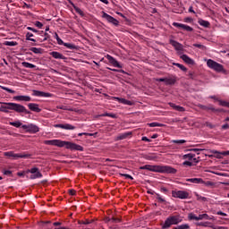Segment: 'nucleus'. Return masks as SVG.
<instances>
[{
	"instance_id": "1",
	"label": "nucleus",
	"mask_w": 229,
	"mask_h": 229,
	"mask_svg": "<svg viewBox=\"0 0 229 229\" xmlns=\"http://www.w3.org/2000/svg\"><path fill=\"white\" fill-rule=\"evenodd\" d=\"M44 144L47 146H56L57 148H66L71 151H83V147L71 141H65L61 140H45Z\"/></svg>"
},
{
	"instance_id": "2",
	"label": "nucleus",
	"mask_w": 229,
	"mask_h": 229,
	"mask_svg": "<svg viewBox=\"0 0 229 229\" xmlns=\"http://www.w3.org/2000/svg\"><path fill=\"white\" fill-rule=\"evenodd\" d=\"M140 170L151 171L152 173H165L166 174H176L177 170L169 165H145L140 167Z\"/></svg>"
},
{
	"instance_id": "3",
	"label": "nucleus",
	"mask_w": 229,
	"mask_h": 229,
	"mask_svg": "<svg viewBox=\"0 0 229 229\" xmlns=\"http://www.w3.org/2000/svg\"><path fill=\"white\" fill-rule=\"evenodd\" d=\"M182 221H183V218L180 215L170 216L165 219V223L162 225V229L171 228L173 225H179V223H182Z\"/></svg>"
},
{
	"instance_id": "4",
	"label": "nucleus",
	"mask_w": 229,
	"mask_h": 229,
	"mask_svg": "<svg viewBox=\"0 0 229 229\" xmlns=\"http://www.w3.org/2000/svg\"><path fill=\"white\" fill-rule=\"evenodd\" d=\"M5 108L8 110H14V112H17L18 114H25L27 115H30L31 112L26 109V107L21 104H15V103H6Z\"/></svg>"
},
{
	"instance_id": "5",
	"label": "nucleus",
	"mask_w": 229,
	"mask_h": 229,
	"mask_svg": "<svg viewBox=\"0 0 229 229\" xmlns=\"http://www.w3.org/2000/svg\"><path fill=\"white\" fill-rule=\"evenodd\" d=\"M207 65L208 67H209V69H213V71H216V72H223V74H226V70H225L223 64L212 59L208 60Z\"/></svg>"
},
{
	"instance_id": "6",
	"label": "nucleus",
	"mask_w": 229,
	"mask_h": 229,
	"mask_svg": "<svg viewBox=\"0 0 229 229\" xmlns=\"http://www.w3.org/2000/svg\"><path fill=\"white\" fill-rule=\"evenodd\" d=\"M4 157L12 158L13 160H19V158H30V157H31V155L27 154L26 152H23L21 154H16L13 151L4 152Z\"/></svg>"
},
{
	"instance_id": "7",
	"label": "nucleus",
	"mask_w": 229,
	"mask_h": 229,
	"mask_svg": "<svg viewBox=\"0 0 229 229\" xmlns=\"http://www.w3.org/2000/svg\"><path fill=\"white\" fill-rule=\"evenodd\" d=\"M173 198H178L179 199H189V192L185 191H172Z\"/></svg>"
},
{
	"instance_id": "8",
	"label": "nucleus",
	"mask_w": 229,
	"mask_h": 229,
	"mask_svg": "<svg viewBox=\"0 0 229 229\" xmlns=\"http://www.w3.org/2000/svg\"><path fill=\"white\" fill-rule=\"evenodd\" d=\"M23 130L28 131V133H38L40 131V129H38V126L30 123V124H24L21 126Z\"/></svg>"
},
{
	"instance_id": "9",
	"label": "nucleus",
	"mask_w": 229,
	"mask_h": 229,
	"mask_svg": "<svg viewBox=\"0 0 229 229\" xmlns=\"http://www.w3.org/2000/svg\"><path fill=\"white\" fill-rule=\"evenodd\" d=\"M102 17L107 21V22H110L111 24H114V26H119V21L117 19L112 17L108 13L103 12Z\"/></svg>"
},
{
	"instance_id": "10",
	"label": "nucleus",
	"mask_w": 229,
	"mask_h": 229,
	"mask_svg": "<svg viewBox=\"0 0 229 229\" xmlns=\"http://www.w3.org/2000/svg\"><path fill=\"white\" fill-rule=\"evenodd\" d=\"M55 128H61L62 130H76V126L71 123H57Z\"/></svg>"
},
{
	"instance_id": "11",
	"label": "nucleus",
	"mask_w": 229,
	"mask_h": 229,
	"mask_svg": "<svg viewBox=\"0 0 229 229\" xmlns=\"http://www.w3.org/2000/svg\"><path fill=\"white\" fill-rule=\"evenodd\" d=\"M32 96H36L38 98H51L53 96L51 93H46L44 91H38L37 89L32 90Z\"/></svg>"
},
{
	"instance_id": "12",
	"label": "nucleus",
	"mask_w": 229,
	"mask_h": 229,
	"mask_svg": "<svg viewBox=\"0 0 229 229\" xmlns=\"http://www.w3.org/2000/svg\"><path fill=\"white\" fill-rule=\"evenodd\" d=\"M173 26H174L175 28H181L184 31H193L192 27H191L189 25H185L183 23L174 22Z\"/></svg>"
},
{
	"instance_id": "13",
	"label": "nucleus",
	"mask_w": 229,
	"mask_h": 229,
	"mask_svg": "<svg viewBox=\"0 0 229 229\" xmlns=\"http://www.w3.org/2000/svg\"><path fill=\"white\" fill-rule=\"evenodd\" d=\"M106 58H107L108 62L111 63L112 65H114V67H118V69H123V65H120L119 62H117V60H115V58L112 57V55H107Z\"/></svg>"
},
{
	"instance_id": "14",
	"label": "nucleus",
	"mask_w": 229,
	"mask_h": 229,
	"mask_svg": "<svg viewBox=\"0 0 229 229\" xmlns=\"http://www.w3.org/2000/svg\"><path fill=\"white\" fill-rule=\"evenodd\" d=\"M49 55L53 58H55V60H67V57H65L64 55H62L59 52L53 51V52H50Z\"/></svg>"
},
{
	"instance_id": "15",
	"label": "nucleus",
	"mask_w": 229,
	"mask_h": 229,
	"mask_svg": "<svg viewBox=\"0 0 229 229\" xmlns=\"http://www.w3.org/2000/svg\"><path fill=\"white\" fill-rule=\"evenodd\" d=\"M170 44L174 47L176 51H183V45L180 44L178 41L171 39Z\"/></svg>"
},
{
	"instance_id": "16",
	"label": "nucleus",
	"mask_w": 229,
	"mask_h": 229,
	"mask_svg": "<svg viewBox=\"0 0 229 229\" xmlns=\"http://www.w3.org/2000/svg\"><path fill=\"white\" fill-rule=\"evenodd\" d=\"M28 107L31 110V112H36L37 114L42 112V109L38 107V104L36 103H30Z\"/></svg>"
},
{
	"instance_id": "17",
	"label": "nucleus",
	"mask_w": 229,
	"mask_h": 229,
	"mask_svg": "<svg viewBox=\"0 0 229 229\" xmlns=\"http://www.w3.org/2000/svg\"><path fill=\"white\" fill-rule=\"evenodd\" d=\"M14 101H31V97L30 96H15L13 97Z\"/></svg>"
},
{
	"instance_id": "18",
	"label": "nucleus",
	"mask_w": 229,
	"mask_h": 229,
	"mask_svg": "<svg viewBox=\"0 0 229 229\" xmlns=\"http://www.w3.org/2000/svg\"><path fill=\"white\" fill-rule=\"evenodd\" d=\"M165 85H174V83H176V76L172 75L168 78H165Z\"/></svg>"
},
{
	"instance_id": "19",
	"label": "nucleus",
	"mask_w": 229,
	"mask_h": 229,
	"mask_svg": "<svg viewBox=\"0 0 229 229\" xmlns=\"http://www.w3.org/2000/svg\"><path fill=\"white\" fill-rule=\"evenodd\" d=\"M182 60H183V62H185V64H188V65H194V60H192L191 57H189V55H182L181 56Z\"/></svg>"
},
{
	"instance_id": "20",
	"label": "nucleus",
	"mask_w": 229,
	"mask_h": 229,
	"mask_svg": "<svg viewBox=\"0 0 229 229\" xmlns=\"http://www.w3.org/2000/svg\"><path fill=\"white\" fill-rule=\"evenodd\" d=\"M212 153H214V155H217L216 158H221V155H223L224 157H228L229 156V150L223 151V152H219L217 150H213Z\"/></svg>"
},
{
	"instance_id": "21",
	"label": "nucleus",
	"mask_w": 229,
	"mask_h": 229,
	"mask_svg": "<svg viewBox=\"0 0 229 229\" xmlns=\"http://www.w3.org/2000/svg\"><path fill=\"white\" fill-rule=\"evenodd\" d=\"M131 131L123 132L122 134H119L117 137L118 140H124V139H128V137H131Z\"/></svg>"
},
{
	"instance_id": "22",
	"label": "nucleus",
	"mask_w": 229,
	"mask_h": 229,
	"mask_svg": "<svg viewBox=\"0 0 229 229\" xmlns=\"http://www.w3.org/2000/svg\"><path fill=\"white\" fill-rule=\"evenodd\" d=\"M186 182H190L191 183H205V181L201 178L186 179Z\"/></svg>"
},
{
	"instance_id": "23",
	"label": "nucleus",
	"mask_w": 229,
	"mask_h": 229,
	"mask_svg": "<svg viewBox=\"0 0 229 229\" xmlns=\"http://www.w3.org/2000/svg\"><path fill=\"white\" fill-rule=\"evenodd\" d=\"M212 99H216V101H218V105H220V106H225V108H229V102H226L225 100H219L217 98H216V97H211Z\"/></svg>"
},
{
	"instance_id": "24",
	"label": "nucleus",
	"mask_w": 229,
	"mask_h": 229,
	"mask_svg": "<svg viewBox=\"0 0 229 229\" xmlns=\"http://www.w3.org/2000/svg\"><path fill=\"white\" fill-rule=\"evenodd\" d=\"M170 106L176 110L177 112H185V108L180 106H176L174 103H169Z\"/></svg>"
},
{
	"instance_id": "25",
	"label": "nucleus",
	"mask_w": 229,
	"mask_h": 229,
	"mask_svg": "<svg viewBox=\"0 0 229 229\" xmlns=\"http://www.w3.org/2000/svg\"><path fill=\"white\" fill-rule=\"evenodd\" d=\"M21 65L23 67H26L27 69H35V67H37L35 64L28 63V62L21 63Z\"/></svg>"
},
{
	"instance_id": "26",
	"label": "nucleus",
	"mask_w": 229,
	"mask_h": 229,
	"mask_svg": "<svg viewBox=\"0 0 229 229\" xmlns=\"http://www.w3.org/2000/svg\"><path fill=\"white\" fill-rule=\"evenodd\" d=\"M199 24L200 26H203V28H210V22L205 21V20H199Z\"/></svg>"
},
{
	"instance_id": "27",
	"label": "nucleus",
	"mask_w": 229,
	"mask_h": 229,
	"mask_svg": "<svg viewBox=\"0 0 229 229\" xmlns=\"http://www.w3.org/2000/svg\"><path fill=\"white\" fill-rule=\"evenodd\" d=\"M37 178H42V173L39 171L30 175V180H37Z\"/></svg>"
},
{
	"instance_id": "28",
	"label": "nucleus",
	"mask_w": 229,
	"mask_h": 229,
	"mask_svg": "<svg viewBox=\"0 0 229 229\" xmlns=\"http://www.w3.org/2000/svg\"><path fill=\"white\" fill-rule=\"evenodd\" d=\"M194 157H196L195 154H185L182 156V159L183 160H192V158H194Z\"/></svg>"
},
{
	"instance_id": "29",
	"label": "nucleus",
	"mask_w": 229,
	"mask_h": 229,
	"mask_svg": "<svg viewBox=\"0 0 229 229\" xmlns=\"http://www.w3.org/2000/svg\"><path fill=\"white\" fill-rule=\"evenodd\" d=\"M148 126H149L150 128H155V127H159V128H162V126H164V123H158L157 122H154V123H147Z\"/></svg>"
},
{
	"instance_id": "30",
	"label": "nucleus",
	"mask_w": 229,
	"mask_h": 229,
	"mask_svg": "<svg viewBox=\"0 0 229 229\" xmlns=\"http://www.w3.org/2000/svg\"><path fill=\"white\" fill-rule=\"evenodd\" d=\"M92 223H94V220L86 219L85 221L83 220L78 221V225H92Z\"/></svg>"
},
{
	"instance_id": "31",
	"label": "nucleus",
	"mask_w": 229,
	"mask_h": 229,
	"mask_svg": "<svg viewBox=\"0 0 229 229\" xmlns=\"http://www.w3.org/2000/svg\"><path fill=\"white\" fill-rule=\"evenodd\" d=\"M156 199H157L158 203H165V199H164L159 193H156Z\"/></svg>"
},
{
	"instance_id": "32",
	"label": "nucleus",
	"mask_w": 229,
	"mask_h": 229,
	"mask_svg": "<svg viewBox=\"0 0 229 229\" xmlns=\"http://www.w3.org/2000/svg\"><path fill=\"white\" fill-rule=\"evenodd\" d=\"M199 221H203V219L206 220H210V216L208 214H202V215H199Z\"/></svg>"
},
{
	"instance_id": "33",
	"label": "nucleus",
	"mask_w": 229,
	"mask_h": 229,
	"mask_svg": "<svg viewBox=\"0 0 229 229\" xmlns=\"http://www.w3.org/2000/svg\"><path fill=\"white\" fill-rule=\"evenodd\" d=\"M63 46H64V47H67L68 49H78V47H76V45H72L71 43H64Z\"/></svg>"
},
{
	"instance_id": "34",
	"label": "nucleus",
	"mask_w": 229,
	"mask_h": 229,
	"mask_svg": "<svg viewBox=\"0 0 229 229\" xmlns=\"http://www.w3.org/2000/svg\"><path fill=\"white\" fill-rule=\"evenodd\" d=\"M30 51H32V53H35V55H41L42 54V48L38 47H31Z\"/></svg>"
},
{
	"instance_id": "35",
	"label": "nucleus",
	"mask_w": 229,
	"mask_h": 229,
	"mask_svg": "<svg viewBox=\"0 0 229 229\" xmlns=\"http://www.w3.org/2000/svg\"><path fill=\"white\" fill-rule=\"evenodd\" d=\"M33 37V33L27 32L26 34V40H30L31 42H37L35 38H31Z\"/></svg>"
},
{
	"instance_id": "36",
	"label": "nucleus",
	"mask_w": 229,
	"mask_h": 229,
	"mask_svg": "<svg viewBox=\"0 0 229 229\" xmlns=\"http://www.w3.org/2000/svg\"><path fill=\"white\" fill-rule=\"evenodd\" d=\"M189 228H191V226L188 224H183L176 227H174L173 229H189Z\"/></svg>"
},
{
	"instance_id": "37",
	"label": "nucleus",
	"mask_w": 229,
	"mask_h": 229,
	"mask_svg": "<svg viewBox=\"0 0 229 229\" xmlns=\"http://www.w3.org/2000/svg\"><path fill=\"white\" fill-rule=\"evenodd\" d=\"M73 8L76 13H79V15H81V17L85 15V13L80 9V7L73 5Z\"/></svg>"
},
{
	"instance_id": "38",
	"label": "nucleus",
	"mask_w": 229,
	"mask_h": 229,
	"mask_svg": "<svg viewBox=\"0 0 229 229\" xmlns=\"http://www.w3.org/2000/svg\"><path fill=\"white\" fill-rule=\"evenodd\" d=\"M193 47H198L199 49H201V51H205L207 49V47L201 44H193Z\"/></svg>"
},
{
	"instance_id": "39",
	"label": "nucleus",
	"mask_w": 229,
	"mask_h": 229,
	"mask_svg": "<svg viewBox=\"0 0 229 229\" xmlns=\"http://www.w3.org/2000/svg\"><path fill=\"white\" fill-rule=\"evenodd\" d=\"M188 217L191 221H199V217L192 213L189 214Z\"/></svg>"
},
{
	"instance_id": "40",
	"label": "nucleus",
	"mask_w": 229,
	"mask_h": 229,
	"mask_svg": "<svg viewBox=\"0 0 229 229\" xmlns=\"http://www.w3.org/2000/svg\"><path fill=\"white\" fill-rule=\"evenodd\" d=\"M55 38H56L57 40V44H59V46H63L64 44V40H62V38H60V37H58V33H55Z\"/></svg>"
},
{
	"instance_id": "41",
	"label": "nucleus",
	"mask_w": 229,
	"mask_h": 229,
	"mask_svg": "<svg viewBox=\"0 0 229 229\" xmlns=\"http://www.w3.org/2000/svg\"><path fill=\"white\" fill-rule=\"evenodd\" d=\"M11 126H14L15 128H21L22 126V123L21 122H11Z\"/></svg>"
},
{
	"instance_id": "42",
	"label": "nucleus",
	"mask_w": 229,
	"mask_h": 229,
	"mask_svg": "<svg viewBox=\"0 0 229 229\" xmlns=\"http://www.w3.org/2000/svg\"><path fill=\"white\" fill-rule=\"evenodd\" d=\"M185 142H187V140H172L173 144H185Z\"/></svg>"
},
{
	"instance_id": "43",
	"label": "nucleus",
	"mask_w": 229,
	"mask_h": 229,
	"mask_svg": "<svg viewBox=\"0 0 229 229\" xmlns=\"http://www.w3.org/2000/svg\"><path fill=\"white\" fill-rule=\"evenodd\" d=\"M4 46H10V47L17 46V42H15V41H5L4 43Z\"/></svg>"
},
{
	"instance_id": "44",
	"label": "nucleus",
	"mask_w": 229,
	"mask_h": 229,
	"mask_svg": "<svg viewBox=\"0 0 229 229\" xmlns=\"http://www.w3.org/2000/svg\"><path fill=\"white\" fill-rule=\"evenodd\" d=\"M1 89H3V90H5L6 92H9V94H15V90L11 89L10 88L2 86Z\"/></svg>"
},
{
	"instance_id": "45",
	"label": "nucleus",
	"mask_w": 229,
	"mask_h": 229,
	"mask_svg": "<svg viewBox=\"0 0 229 229\" xmlns=\"http://www.w3.org/2000/svg\"><path fill=\"white\" fill-rule=\"evenodd\" d=\"M50 36L47 32H45V38L43 39H39V42H46V40H49Z\"/></svg>"
},
{
	"instance_id": "46",
	"label": "nucleus",
	"mask_w": 229,
	"mask_h": 229,
	"mask_svg": "<svg viewBox=\"0 0 229 229\" xmlns=\"http://www.w3.org/2000/svg\"><path fill=\"white\" fill-rule=\"evenodd\" d=\"M122 176L126 178V180H133V177L128 174H120Z\"/></svg>"
},
{
	"instance_id": "47",
	"label": "nucleus",
	"mask_w": 229,
	"mask_h": 229,
	"mask_svg": "<svg viewBox=\"0 0 229 229\" xmlns=\"http://www.w3.org/2000/svg\"><path fill=\"white\" fill-rule=\"evenodd\" d=\"M188 76L191 80H196V74L192 72H189Z\"/></svg>"
},
{
	"instance_id": "48",
	"label": "nucleus",
	"mask_w": 229,
	"mask_h": 229,
	"mask_svg": "<svg viewBox=\"0 0 229 229\" xmlns=\"http://www.w3.org/2000/svg\"><path fill=\"white\" fill-rule=\"evenodd\" d=\"M29 173H31V174H35V173H38V169L37 167H33L30 170H28Z\"/></svg>"
},
{
	"instance_id": "49",
	"label": "nucleus",
	"mask_w": 229,
	"mask_h": 229,
	"mask_svg": "<svg viewBox=\"0 0 229 229\" xmlns=\"http://www.w3.org/2000/svg\"><path fill=\"white\" fill-rule=\"evenodd\" d=\"M114 99H117V101L119 103H122L123 105H126V99L125 98H115Z\"/></svg>"
},
{
	"instance_id": "50",
	"label": "nucleus",
	"mask_w": 229,
	"mask_h": 229,
	"mask_svg": "<svg viewBox=\"0 0 229 229\" xmlns=\"http://www.w3.org/2000/svg\"><path fill=\"white\" fill-rule=\"evenodd\" d=\"M109 221H111L112 223H121V218L112 217L111 219H109Z\"/></svg>"
},
{
	"instance_id": "51",
	"label": "nucleus",
	"mask_w": 229,
	"mask_h": 229,
	"mask_svg": "<svg viewBox=\"0 0 229 229\" xmlns=\"http://www.w3.org/2000/svg\"><path fill=\"white\" fill-rule=\"evenodd\" d=\"M145 158L147 160H155V158H157V157L153 156V155H148L145 157Z\"/></svg>"
},
{
	"instance_id": "52",
	"label": "nucleus",
	"mask_w": 229,
	"mask_h": 229,
	"mask_svg": "<svg viewBox=\"0 0 229 229\" xmlns=\"http://www.w3.org/2000/svg\"><path fill=\"white\" fill-rule=\"evenodd\" d=\"M212 112H214V114H217V112H226L225 109H215V108H211Z\"/></svg>"
},
{
	"instance_id": "53",
	"label": "nucleus",
	"mask_w": 229,
	"mask_h": 229,
	"mask_svg": "<svg viewBox=\"0 0 229 229\" xmlns=\"http://www.w3.org/2000/svg\"><path fill=\"white\" fill-rule=\"evenodd\" d=\"M182 165H189V167H192V162H191V161H184L182 163Z\"/></svg>"
},
{
	"instance_id": "54",
	"label": "nucleus",
	"mask_w": 229,
	"mask_h": 229,
	"mask_svg": "<svg viewBox=\"0 0 229 229\" xmlns=\"http://www.w3.org/2000/svg\"><path fill=\"white\" fill-rule=\"evenodd\" d=\"M197 199H201L202 201H207V198L199 196V194L196 193Z\"/></svg>"
},
{
	"instance_id": "55",
	"label": "nucleus",
	"mask_w": 229,
	"mask_h": 229,
	"mask_svg": "<svg viewBox=\"0 0 229 229\" xmlns=\"http://www.w3.org/2000/svg\"><path fill=\"white\" fill-rule=\"evenodd\" d=\"M4 174L5 176H12V171H10V170H5V171H4Z\"/></svg>"
},
{
	"instance_id": "56",
	"label": "nucleus",
	"mask_w": 229,
	"mask_h": 229,
	"mask_svg": "<svg viewBox=\"0 0 229 229\" xmlns=\"http://www.w3.org/2000/svg\"><path fill=\"white\" fill-rule=\"evenodd\" d=\"M35 26H37V28L42 29L44 24H42V22H40V21H36Z\"/></svg>"
},
{
	"instance_id": "57",
	"label": "nucleus",
	"mask_w": 229,
	"mask_h": 229,
	"mask_svg": "<svg viewBox=\"0 0 229 229\" xmlns=\"http://www.w3.org/2000/svg\"><path fill=\"white\" fill-rule=\"evenodd\" d=\"M27 30H29L30 31H33V33H38V30H37V29L31 27H27Z\"/></svg>"
},
{
	"instance_id": "58",
	"label": "nucleus",
	"mask_w": 229,
	"mask_h": 229,
	"mask_svg": "<svg viewBox=\"0 0 229 229\" xmlns=\"http://www.w3.org/2000/svg\"><path fill=\"white\" fill-rule=\"evenodd\" d=\"M141 140H143L144 142H151V140H149L148 137H146V136H143L142 138H141Z\"/></svg>"
},
{
	"instance_id": "59",
	"label": "nucleus",
	"mask_w": 229,
	"mask_h": 229,
	"mask_svg": "<svg viewBox=\"0 0 229 229\" xmlns=\"http://www.w3.org/2000/svg\"><path fill=\"white\" fill-rule=\"evenodd\" d=\"M69 194H70L71 196H76V191H74V190H69Z\"/></svg>"
},
{
	"instance_id": "60",
	"label": "nucleus",
	"mask_w": 229,
	"mask_h": 229,
	"mask_svg": "<svg viewBox=\"0 0 229 229\" xmlns=\"http://www.w3.org/2000/svg\"><path fill=\"white\" fill-rule=\"evenodd\" d=\"M179 69H181V71H183L184 72H186L187 71V67H185L183 64H181V66H179Z\"/></svg>"
},
{
	"instance_id": "61",
	"label": "nucleus",
	"mask_w": 229,
	"mask_h": 229,
	"mask_svg": "<svg viewBox=\"0 0 229 229\" xmlns=\"http://www.w3.org/2000/svg\"><path fill=\"white\" fill-rule=\"evenodd\" d=\"M199 226H208V222H205V223L200 222V223L199 224Z\"/></svg>"
},
{
	"instance_id": "62",
	"label": "nucleus",
	"mask_w": 229,
	"mask_h": 229,
	"mask_svg": "<svg viewBox=\"0 0 229 229\" xmlns=\"http://www.w3.org/2000/svg\"><path fill=\"white\" fill-rule=\"evenodd\" d=\"M161 192H164V194H167L168 190L165 187L161 188Z\"/></svg>"
},
{
	"instance_id": "63",
	"label": "nucleus",
	"mask_w": 229,
	"mask_h": 229,
	"mask_svg": "<svg viewBox=\"0 0 229 229\" xmlns=\"http://www.w3.org/2000/svg\"><path fill=\"white\" fill-rule=\"evenodd\" d=\"M228 128H229V124L228 123H225V124L222 125V129L223 130H228Z\"/></svg>"
},
{
	"instance_id": "64",
	"label": "nucleus",
	"mask_w": 229,
	"mask_h": 229,
	"mask_svg": "<svg viewBox=\"0 0 229 229\" xmlns=\"http://www.w3.org/2000/svg\"><path fill=\"white\" fill-rule=\"evenodd\" d=\"M125 105H128L129 106H131V105H133V102L130 101V100H126Z\"/></svg>"
}]
</instances>
